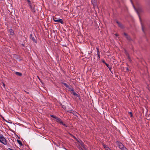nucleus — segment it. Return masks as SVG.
<instances>
[{
	"label": "nucleus",
	"instance_id": "1",
	"mask_svg": "<svg viewBox=\"0 0 150 150\" xmlns=\"http://www.w3.org/2000/svg\"><path fill=\"white\" fill-rule=\"evenodd\" d=\"M0 142L5 145H7V143L6 140L1 134H0Z\"/></svg>",
	"mask_w": 150,
	"mask_h": 150
},
{
	"label": "nucleus",
	"instance_id": "2",
	"mask_svg": "<svg viewBox=\"0 0 150 150\" xmlns=\"http://www.w3.org/2000/svg\"><path fill=\"white\" fill-rule=\"evenodd\" d=\"M117 144L118 146L122 150H125V149H127L124 147L123 144L120 142H117Z\"/></svg>",
	"mask_w": 150,
	"mask_h": 150
},
{
	"label": "nucleus",
	"instance_id": "3",
	"mask_svg": "<svg viewBox=\"0 0 150 150\" xmlns=\"http://www.w3.org/2000/svg\"><path fill=\"white\" fill-rule=\"evenodd\" d=\"M30 38L34 42H35V43H37V41L35 39V36L34 35H33L32 34H31L30 35Z\"/></svg>",
	"mask_w": 150,
	"mask_h": 150
},
{
	"label": "nucleus",
	"instance_id": "4",
	"mask_svg": "<svg viewBox=\"0 0 150 150\" xmlns=\"http://www.w3.org/2000/svg\"><path fill=\"white\" fill-rule=\"evenodd\" d=\"M53 20L54 22L61 23L62 24H63L64 22L61 19H57L56 17L53 18Z\"/></svg>",
	"mask_w": 150,
	"mask_h": 150
},
{
	"label": "nucleus",
	"instance_id": "5",
	"mask_svg": "<svg viewBox=\"0 0 150 150\" xmlns=\"http://www.w3.org/2000/svg\"><path fill=\"white\" fill-rule=\"evenodd\" d=\"M124 35L126 36V38H127V39L129 40H131V39L130 37L127 34L125 33H124Z\"/></svg>",
	"mask_w": 150,
	"mask_h": 150
},
{
	"label": "nucleus",
	"instance_id": "6",
	"mask_svg": "<svg viewBox=\"0 0 150 150\" xmlns=\"http://www.w3.org/2000/svg\"><path fill=\"white\" fill-rule=\"evenodd\" d=\"M9 32L10 34V35H14V33L12 29H10L9 30Z\"/></svg>",
	"mask_w": 150,
	"mask_h": 150
},
{
	"label": "nucleus",
	"instance_id": "7",
	"mask_svg": "<svg viewBox=\"0 0 150 150\" xmlns=\"http://www.w3.org/2000/svg\"><path fill=\"white\" fill-rule=\"evenodd\" d=\"M55 120L57 122H59V123H60L62 122L61 120L57 117V118Z\"/></svg>",
	"mask_w": 150,
	"mask_h": 150
},
{
	"label": "nucleus",
	"instance_id": "8",
	"mask_svg": "<svg viewBox=\"0 0 150 150\" xmlns=\"http://www.w3.org/2000/svg\"><path fill=\"white\" fill-rule=\"evenodd\" d=\"M103 146L106 150H111L107 145H103Z\"/></svg>",
	"mask_w": 150,
	"mask_h": 150
},
{
	"label": "nucleus",
	"instance_id": "9",
	"mask_svg": "<svg viewBox=\"0 0 150 150\" xmlns=\"http://www.w3.org/2000/svg\"><path fill=\"white\" fill-rule=\"evenodd\" d=\"M27 1L28 2V5L30 6V8L32 9V6L31 5V2L30 1V0H27Z\"/></svg>",
	"mask_w": 150,
	"mask_h": 150
},
{
	"label": "nucleus",
	"instance_id": "10",
	"mask_svg": "<svg viewBox=\"0 0 150 150\" xmlns=\"http://www.w3.org/2000/svg\"><path fill=\"white\" fill-rule=\"evenodd\" d=\"M116 23L118 24L119 27H120L121 28L122 27V25L120 22H119L118 21H116Z\"/></svg>",
	"mask_w": 150,
	"mask_h": 150
},
{
	"label": "nucleus",
	"instance_id": "11",
	"mask_svg": "<svg viewBox=\"0 0 150 150\" xmlns=\"http://www.w3.org/2000/svg\"><path fill=\"white\" fill-rule=\"evenodd\" d=\"M15 73L16 75L18 76H21L22 75V74L21 73L19 72H15Z\"/></svg>",
	"mask_w": 150,
	"mask_h": 150
},
{
	"label": "nucleus",
	"instance_id": "12",
	"mask_svg": "<svg viewBox=\"0 0 150 150\" xmlns=\"http://www.w3.org/2000/svg\"><path fill=\"white\" fill-rule=\"evenodd\" d=\"M71 91H72V93L75 96H77V94L74 91L73 89H71Z\"/></svg>",
	"mask_w": 150,
	"mask_h": 150
},
{
	"label": "nucleus",
	"instance_id": "13",
	"mask_svg": "<svg viewBox=\"0 0 150 150\" xmlns=\"http://www.w3.org/2000/svg\"><path fill=\"white\" fill-rule=\"evenodd\" d=\"M50 116L53 117V118L55 119V120L57 118V117L53 115H51Z\"/></svg>",
	"mask_w": 150,
	"mask_h": 150
},
{
	"label": "nucleus",
	"instance_id": "14",
	"mask_svg": "<svg viewBox=\"0 0 150 150\" xmlns=\"http://www.w3.org/2000/svg\"><path fill=\"white\" fill-rule=\"evenodd\" d=\"M17 142L20 145H22V143L20 140L18 139L17 140Z\"/></svg>",
	"mask_w": 150,
	"mask_h": 150
},
{
	"label": "nucleus",
	"instance_id": "15",
	"mask_svg": "<svg viewBox=\"0 0 150 150\" xmlns=\"http://www.w3.org/2000/svg\"><path fill=\"white\" fill-rule=\"evenodd\" d=\"M60 124H62V125H63V126L66 127H67V126H66L65 124L63 123V122H62V121L60 123Z\"/></svg>",
	"mask_w": 150,
	"mask_h": 150
},
{
	"label": "nucleus",
	"instance_id": "16",
	"mask_svg": "<svg viewBox=\"0 0 150 150\" xmlns=\"http://www.w3.org/2000/svg\"><path fill=\"white\" fill-rule=\"evenodd\" d=\"M63 84L64 85V86L67 88H68L69 86L66 83H63Z\"/></svg>",
	"mask_w": 150,
	"mask_h": 150
},
{
	"label": "nucleus",
	"instance_id": "17",
	"mask_svg": "<svg viewBox=\"0 0 150 150\" xmlns=\"http://www.w3.org/2000/svg\"><path fill=\"white\" fill-rule=\"evenodd\" d=\"M32 9H31V11L33 12H34V13L35 12V10L34 9V8H33L32 7Z\"/></svg>",
	"mask_w": 150,
	"mask_h": 150
},
{
	"label": "nucleus",
	"instance_id": "18",
	"mask_svg": "<svg viewBox=\"0 0 150 150\" xmlns=\"http://www.w3.org/2000/svg\"><path fill=\"white\" fill-rule=\"evenodd\" d=\"M72 113L75 116H76L77 114V112L74 111H73V113Z\"/></svg>",
	"mask_w": 150,
	"mask_h": 150
},
{
	"label": "nucleus",
	"instance_id": "19",
	"mask_svg": "<svg viewBox=\"0 0 150 150\" xmlns=\"http://www.w3.org/2000/svg\"><path fill=\"white\" fill-rule=\"evenodd\" d=\"M79 143L81 145H83V142L81 141H80L79 142Z\"/></svg>",
	"mask_w": 150,
	"mask_h": 150
},
{
	"label": "nucleus",
	"instance_id": "20",
	"mask_svg": "<svg viewBox=\"0 0 150 150\" xmlns=\"http://www.w3.org/2000/svg\"><path fill=\"white\" fill-rule=\"evenodd\" d=\"M62 108L63 109H66V107H65V106L64 105H62Z\"/></svg>",
	"mask_w": 150,
	"mask_h": 150
},
{
	"label": "nucleus",
	"instance_id": "21",
	"mask_svg": "<svg viewBox=\"0 0 150 150\" xmlns=\"http://www.w3.org/2000/svg\"><path fill=\"white\" fill-rule=\"evenodd\" d=\"M73 111H72V110H70V111H67V112H69V113H73Z\"/></svg>",
	"mask_w": 150,
	"mask_h": 150
},
{
	"label": "nucleus",
	"instance_id": "22",
	"mask_svg": "<svg viewBox=\"0 0 150 150\" xmlns=\"http://www.w3.org/2000/svg\"><path fill=\"white\" fill-rule=\"evenodd\" d=\"M78 148L79 150H83V149H82V147L80 146H79Z\"/></svg>",
	"mask_w": 150,
	"mask_h": 150
},
{
	"label": "nucleus",
	"instance_id": "23",
	"mask_svg": "<svg viewBox=\"0 0 150 150\" xmlns=\"http://www.w3.org/2000/svg\"><path fill=\"white\" fill-rule=\"evenodd\" d=\"M129 113L131 117H132V113L131 112H129Z\"/></svg>",
	"mask_w": 150,
	"mask_h": 150
},
{
	"label": "nucleus",
	"instance_id": "24",
	"mask_svg": "<svg viewBox=\"0 0 150 150\" xmlns=\"http://www.w3.org/2000/svg\"><path fill=\"white\" fill-rule=\"evenodd\" d=\"M100 53L98 51V57L99 58H100Z\"/></svg>",
	"mask_w": 150,
	"mask_h": 150
},
{
	"label": "nucleus",
	"instance_id": "25",
	"mask_svg": "<svg viewBox=\"0 0 150 150\" xmlns=\"http://www.w3.org/2000/svg\"><path fill=\"white\" fill-rule=\"evenodd\" d=\"M105 64L108 67H109L110 66L109 65V64H108L106 63H105Z\"/></svg>",
	"mask_w": 150,
	"mask_h": 150
},
{
	"label": "nucleus",
	"instance_id": "26",
	"mask_svg": "<svg viewBox=\"0 0 150 150\" xmlns=\"http://www.w3.org/2000/svg\"><path fill=\"white\" fill-rule=\"evenodd\" d=\"M2 86H3V87H4V88H5V84L4 83H2Z\"/></svg>",
	"mask_w": 150,
	"mask_h": 150
},
{
	"label": "nucleus",
	"instance_id": "27",
	"mask_svg": "<svg viewBox=\"0 0 150 150\" xmlns=\"http://www.w3.org/2000/svg\"><path fill=\"white\" fill-rule=\"evenodd\" d=\"M81 146L83 147V148L85 149V146L84 144H83V145H81Z\"/></svg>",
	"mask_w": 150,
	"mask_h": 150
},
{
	"label": "nucleus",
	"instance_id": "28",
	"mask_svg": "<svg viewBox=\"0 0 150 150\" xmlns=\"http://www.w3.org/2000/svg\"><path fill=\"white\" fill-rule=\"evenodd\" d=\"M115 36L117 37L118 36V34H115Z\"/></svg>",
	"mask_w": 150,
	"mask_h": 150
},
{
	"label": "nucleus",
	"instance_id": "29",
	"mask_svg": "<svg viewBox=\"0 0 150 150\" xmlns=\"http://www.w3.org/2000/svg\"><path fill=\"white\" fill-rule=\"evenodd\" d=\"M108 68H109V70H110V69H111V68L110 67V66H109V67H108Z\"/></svg>",
	"mask_w": 150,
	"mask_h": 150
},
{
	"label": "nucleus",
	"instance_id": "30",
	"mask_svg": "<svg viewBox=\"0 0 150 150\" xmlns=\"http://www.w3.org/2000/svg\"><path fill=\"white\" fill-rule=\"evenodd\" d=\"M103 63H105H105H106L105 62V61H103Z\"/></svg>",
	"mask_w": 150,
	"mask_h": 150
},
{
	"label": "nucleus",
	"instance_id": "31",
	"mask_svg": "<svg viewBox=\"0 0 150 150\" xmlns=\"http://www.w3.org/2000/svg\"><path fill=\"white\" fill-rule=\"evenodd\" d=\"M142 30L143 31H144V30H143V27L142 25Z\"/></svg>",
	"mask_w": 150,
	"mask_h": 150
},
{
	"label": "nucleus",
	"instance_id": "32",
	"mask_svg": "<svg viewBox=\"0 0 150 150\" xmlns=\"http://www.w3.org/2000/svg\"><path fill=\"white\" fill-rule=\"evenodd\" d=\"M126 69H127V71H128V68H126Z\"/></svg>",
	"mask_w": 150,
	"mask_h": 150
},
{
	"label": "nucleus",
	"instance_id": "33",
	"mask_svg": "<svg viewBox=\"0 0 150 150\" xmlns=\"http://www.w3.org/2000/svg\"><path fill=\"white\" fill-rule=\"evenodd\" d=\"M73 137L74 138H75V136H73Z\"/></svg>",
	"mask_w": 150,
	"mask_h": 150
},
{
	"label": "nucleus",
	"instance_id": "34",
	"mask_svg": "<svg viewBox=\"0 0 150 150\" xmlns=\"http://www.w3.org/2000/svg\"><path fill=\"white\" fill-rule=\"evenodd\" d=\"M26 93H28V92H26Z\"/></svg>",
	"mask_w": 150,
	"mask_h": 150
},
{
	"label": "nucleus",
	"instance_id": "35",
	"mask_svg": "<svg viewBox=\"0 0 150 150\" xmlns=\"http://www.w3.org/2000/svg\"><path fill=\"white\" fill-rule=\"evenodd\" d=\"M126 150H127V149Z\"/></svg>",
	"mask_w": 150,
	"mask_h": 150
}]
</instances>
